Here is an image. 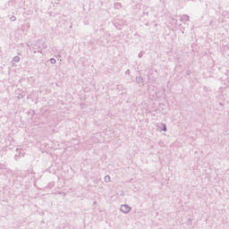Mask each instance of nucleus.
Masks as SVG:
<instances>
[{
    "label": "nucleus",
    "mask_w": 229,
    "mask_h": 229,
    "mask_svg": "<svg viewBox=\"0 0 229 229\" xmlns=\"http://www.w3.org/2000/svg\"><path fill=\"white\" fill-rule=\"evenodd\" d=\"M21 98H22V95H19V98L21 99Z\"/></svg>",
    "instance_id": "4468645a"
},
{
    "label": "nucleus",
    "mask_w": 229,
    "mask_h": 229,
    "mask_svg": "<svg viewBox=\"0 0 229 229\" xmlns=\"http://www.w3.org/2000/svg\"><path fill=\"white\" fill-rule=\"evenodd\" d=\"M28 28H30V23H28Z\"/></svg>",
    "instance_id": "2eb2a0df"
},
{
    "label": "nucleus",
    "mask_w": 229,
    "mask_h": 229,
    "mask_svg": "<svg viewBox=\"0 0 229 229\" xmlns=\"http://www.w3.org/2000/svg\"><path fill=\"white\" fill-rule=\"evenodd\" d=\"M189 223H192V218H188Z\"/></svg>",
    "instance_id": "ddd939ff"
},
{
    "label": "nucleus",
    "mask_w": 229,
    "mask_h": 229,
    "mask_svg": "<svg viewBox=\"0 0 229 229\" xmlns=\"http://www.w3.org/2000/svg\"><path fill=\"white\" fill-rule=\"evenodd\" d=\"M120 210L123 212V214H129V212L131 211V207H130L128 204H123Z\"/></svg>",
    "instance_id": "f257e3e1"
},
{
    "label": "nucleus",
    "mask_w": 229,
    "mask_h": 229,
    "mask_svg": "<svg viewBox=\"0 0 229 229\" xmlns=\"http://www.w3.org/2000/svg\"><path fill=\"white\" fill-rule=\"evenodd\" d=\"M104 180H105L106 183H109V182H110V175H106L104 177Z\"/></svg>",
    "instance_id": "6e6552de"
},
{
    "label": "nucleus",
    "mask_w": 229,
    "mask_h": 229,
    "mask_svg": "<svg viewBox=\"0 0 229 229\" xmlns=\"http://www.w3.org/2000/svg\"><path fill=\"white\" fill-rule=\"evenodd\" d=\"M143 79L142 77H136V83H142Z\"/></svg>",
    "instance_id": "0eeeda50"
},
{
    "label": "nucleus",
    "mask_w": 229,
    "mask_h": 229,
    "mask_svg": "<svg viewBox=\"0 0 229 229\" xmlns=\"http://www.w3.org/2000/svg\"><path fill=\"white\" fill-rule=\"evenodd\" d=\"M50 64H51L52 65H55V64H56V59L51 58V59H50Z\"/></svg>",
    "instance_id": "1a4fd4ad"
},
{
    "label": "nucleus",
    "mask_w": 229,
    "mask_h": 229,
    "mask_svg": "<svg viewBox=\"0 0 229 229\" xmlns=\"http://www.w3.org/2000/svg\"><path fill=\"white\" fill-rule=\"evenodd\" d=\"M3 173H4V174H5V176H8V174H13L12 170H10L8 168L4 169Z\"/></svg>",
    "instance_id": "20e7f679"
},
{
    "label": "nucleus",
    "mask_w": 229,
    "mask_h": 229,
    "mask_svg": "<svg viewBox=\"0 0 229 229\" xmlns=\"http://www.w3.org/2000/svg\"><path fill=\"white\" fill-rule=\"evenodd\" d=\"M143 55H144V53H142V52H140L138 55L139 58H142Z\"/></svg>",
    "instance_id": "9b49d317"
},
{
    "label": "nucleus",
    "mask_w": 229,
    "mask_h": 229,
    "mask_svg": "<svg viewBox=\"0 0 229 229\" xmlns=\"http://www.w3.org/2000/svg\"><path fill=\"white\" fill-rule=\"evenodd\" d=\"M180 21H187L188 22L191 21L190 16L187 14H184L181 17Z\"/></svg>",
    "instance_id": "7ed1b4c3"
},
{
    "label": "nucleus",
    "mask_w": 229,
    "mask_h": 229,
    "mask_svg": "<svg viewBox=\"0 0 229 229\" xmlns=\"http://www.w3.org/2000/svg\"><path fill=\"white\" fill-rule=\"evenodd\" d=\"M158 128H161L162 131H167V126L165 125V123H159Z\"/></svg>",
    "instance_id": "f03ea898"
},
{
    "label": "nucleus",
    "mask_w": 229,
    "mask_h": 229,
    "mask_svg": "<svg viewBox=\"0 0 229 229\" xmlns=\"http://www.w3.org/2000/svg\"><path fill=\"white\" fill-rule=\"evenodd\" d=\"M13 61L15 62V64H19V62H21V57L16 55L13 57Z\"/></svg>",
    "instance_id": "39448f33"
},
{
    "label": "nucleus",
    "mask_w": 229,
    "mask_h": 229,
    "mask_svg": "<svg viewBox=\"0 0 229 229\" xmlns=\"http://www.w3.org/2000/svg\"><path fill=\"white\" fill-rule=\"evenodd\" d=\"M21 157H24V154H21Z\"/></svg>",
    "instance_id": "dca6fc26"
},
{
    "label": "nucleus",
    "mask_w": 229,
    "mask_h": 229,
    "mask_svg": "<svg viewBox=\"0 0 229 229\" xmlns=\"http://www.w3.org/2000/svg\"><path fill=\"white\" fill-rule=\"evenodd\" d=\"M121 7H122L121 3H115V4H114V8H115L116 10H121Z\"/></svg>",
    "instance_id": "423d86ee"
},
{
    "label": "nucleus",
    "mask_w": 229,
    "mask_h": 229,
    "mask_svg": "<svg viewBox=\"0 0 229 229\" xmlns=\"http://www.w3.org/2000/svg\"><path fill=\"white\" fill-rule=\"evenodd\" d=\"M10 21H12V22H14V21H17V18L15 16H12L10 18Z\"/></svg>",
    "instance_id": "9d476101"
},
{
    "label": "nucleus",
    "mask_w": 229,
    "mask_h": 229,
    "mask_svg": "<svg viewBox=\"0 0 229 229\" xmlns=\"http://www.w3.org/2000/svg\"><path fill=\"white\" fill-rule=\"evenodd\" d=\"M187 76H191V70L186 71Z\"/></svg>",
    "instance_id": "f8f14e48"
}]
</instances>
